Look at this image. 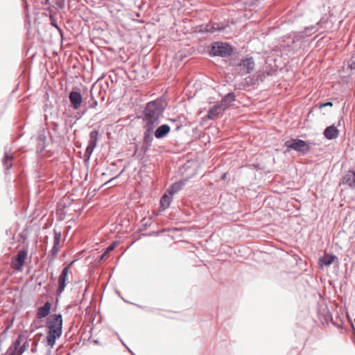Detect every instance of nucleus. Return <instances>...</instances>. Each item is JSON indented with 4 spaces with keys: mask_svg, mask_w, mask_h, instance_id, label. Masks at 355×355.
I'll return each mask as SVG.
<instances>
[{
    "mask_svg": "<svg viewBox=\"0 0 355 355\" xmlns=\"http://www.w3.org/2000/svg\"><path fill=\"white\" fill-rule=\"evenodd\" d=\"M186 183V180H181L177 182L173 183L169 189L167 190L170 196H173L180 190L182 189Z\"/></svg>",
    "mask_w": 355,
    "mask_h": 355,
    "instance_id": "obj_25",
    "label": "nucleus"
},
{
    "mask_svg": "<svg viewBox=\"0 0 355 355\" xmlns=\"http://www.w3.org/2000/svg\"><path fill=\"white\" fill-rule=\"evenodd\" d=\"M332 105H333V103L329 101V102H327V103H320L319 105V107L320 108H322V107H324L326 106H331V107Z\"/></svg>",
    "mask_w": 355,
    "mask_h": 355,
    "instance_id": "obj_40",
    "label": "nucleus"
},
{
    "mask_svg": "<svg viewBox=\"0 0 355 355\" xmlns=\"http://www.w3.org/2000/svg\"><path fill=\"white\" fill-rule=\"evenodd\" d=\"M152 224V218H144L141 220V228H140V231L146 230L148 227Z\"/></svg>",
    "mask_w": 355,
    "mask_h": 355,
    "instance_id": "obj_29",
    "label": "nucleus"
},
{
    "mask_svg": "<svg viewBox=\"0 0 355 355\" xmlns=\"http://www.w3.org/2000/svg\"><path fill=\"white\" fill-rule=\"evenodd\" d=\"M62 324L61 313L51 315L46 322V327L48 329L47 336L42 343L45 342L47 346L53 348L55 345L56 340L62 336Z\"/></svg>",
    "mask_w": 355,
    "mask_h": 355,
    "instance_id": "obj_1",
    "label": "nucleus"
},
{
    "mask_svg": "<svg viewBox=\"0 0 355 355\" xmlns=\"http://www.w3.org/2000/svg\"><path fill=\"white\" fill-rule=\"evenodd\" d=\"M21 336H19L13 343L14 347H15L14 349H15V350L19 349V348L21 345Z\"/></svg>",
    "mask_w": 355,
    "mask_h": 355,
    "instance_id": "obj_36",
    "label": "nucleus"
},
{
    "mask_svg": "<svg viewBox=\"0 0 355 355\" xmlns=\"http://www.w3.org/2000/svg\"><path fill=\"white\" fill-rule=\"evenodd\" d=\"M226 175H227V173H224L223 175H222V179L223 180H225V178H226Z\"/></svg>",
    "mask_w": 355,
    "mask_h": 355,
    "instance_id": "obj_47",
    "label": "nucleus"
},
{
    "mask_svg": "<svg viewBox=\"0 0 355 355\" xmlns=\"http://www.w3.org/2000/svg\"><path fill=\"white\" fill-rule=\"evenodd\" d=\"M141 119L143 125L155 126V100H152L146 104L141 114L137 116Z\"/></svg>",
    "mask_w": 355,
    "mask_h": 355,
    "instance_id": "obj_2",
    "label": "nucleus"
},
{
    "mask_svg": "<svg viewBox=\"0 0 355 355\" xmlns=\"http://www.w3.org/2000/svg\"><path fill=\"white\" fill-rule=\"evenodd\" d=\"M99 137V132L97 130H92L89 133V139L88 145L85 149L84 157L87 160H89L94 148L96 147L97 142Z\"/></svg>",
    "mask_w": 355,
    "mask_h": 355,
    "instance_id": "obj_7",
    "label": "nucleus"
},
{
    "mask_svg": "<svg viewBox=\"0 0 355 355\" xmlns=\"http://www.w3.org/2000/svg\"><path fill=\"white\" fill-rule=\"evenodd\" d=\"M46 137L44 134H40L37 137V144L36 146V151L41 153L46 146Z\"/></svg>",
    "mask_w": 355,
    "mask_h": 355,
    "instance_id": "obj_22",
    "label": "nucleus"
},
{
    "mask_svg": "<svg viewBox=\"0 0 355 355\" xmlns=\"http://www.w3.org/2000/svg\"><path fill=\"white\" fill-rule=\"evenodd\" d=\"M254 61L252 57H245L241 60L236 66V71L241 76H245L254 69Z\"/></svg>",
    "mask_w": 355,
    "mask_h": 355,
    "instance_id": "obj_4",
    "label": "nucleus"
},
{
    "mask_svg": "<svg viewBox=\"0 0 355 355\" xmlns=\"http://www.w3.org/2000/svg\"><path fill=\"white\" fill-rule=\"evenodd\" d=\"M225 110L218 104L216 103L209 109L207 112V117L209 119L213 120L223 116Z\"/></svg>",
    "mask_w": 355,
    "mask_h": 355,
    "instance_id": "obj_10",
    "label": "nucleus"
},
{
    "mask_svg": "<svg viewBox=\"0 0 355 355\" xmlns=\"http://www.w3.org/2000/svg\"><path fill=\"white\" fill-rule=\"evenodd\" d=\"M121 342L122 343V344L125 346V347L128 349V350L131 353V354H133L132 352L131 351V349H130L125 345V343L123 342L122 340H121Z\"/></svg>",
    "mask_w": 355,
    "mask_h": 355,
    "instance_id": "obj_46",
    "label": "nucleus"
},
{
    "mask_svg": "<svg viewBox=\"0 0 355 355\" xmlns=\"http://www.w3.org/2000/svg\"><path fill=\"white\" fill-rule=\"evenodd\" d=\"M155 234V231H152V232H150L149 233H142L141 235H140V239L141 237H144V236H153Z\"/></svg>",
    "mask_w": 355,
    "mask_h": 355,
    "instance_id": "obj_39",
    "label": "nucleus"
},
{
    "mask_svg": "<svg viewBox=\"0 0 355 355\" xmlns=\"http://www.w3.org/2000/svg\"><path fill=\"white\" fill-rule=\"evenodd\" d=\"M51 306L52 304L49 301L46 302L43 306H40L37 310V318L42 319L48 316L51 313Z\"/></svg>",
    "mask_w": 355,
    "mask_h": 355,
    "instance_id": "obj_11",
    "label": "nucleus"
},
{
    "mask_svg": "<svg viewBox=\"0 0 355 355\" xmlns=\"http://www.w3.org/2000/svg\"><path fill=\"white\" fill-rule=\"evenodd\" d=\"M308 37L304 34V31H300L294 33L293 42L295 43L297 42H305Z\"/></svg>",
    "mask_w": 355,
    "mask_h": 355,
    "instance_id": "obj_28",
    "label": "nucleus"
},
{
    "mask_svg": "<svg viewBox=\"0 0 355 355\" xmlns=\"http://www.w3.org/2000/svg\"><path fill=\"white\" fill-rule=\"evenodd\" d=\"M13 156L8 152L5 151L3 157L2 158V164L5 168L6 173L12 167Z\"/></svg>",
    "mask_w": 355,
    "mask_h": 355,
    "instance_id": "obj_19",
    "label": "nucleus"
},
{
    "mask_svg": "<svg viewBox=\"0 0 355 355\" xmlns=\"http://www.w3.org/2000/svg\"><path fill=\"white\" fill-rule=\"evenodd\" d=\"M11 325H8L1 333L2 335H6Z\"/></svg>",
    "mask_w": 355,
    "mask_h": 355,
    "instance_id": "obj_43",
    "label": "nucleus"
},
{
    "mask_svg": "<svg viewBox=\"0 0 355 355\" xmlns=\"http://www.w3.org/2000/svg\"><path fill=\"white\" fill-rule=\"evenodd\" d=\"M323 135L326 139L331 140L338 137L339 131L336 126L330 125L324 129Z\"/></svg>",
    "mask_w": 355,
    "mask_h": 355,
    "instance_id": "obj_15",
    "label": "nucleus"
},
{
    "mask_svg": "<svg viewBox=\"0 0 355 355\" xmlns=\"http://www.w3.org/2000/svg\"><path fill=\"white\" fill-rule=\"evenodd\" d=\"M343 183L347 184L351 189L355 190V172L349 171L343 177Z\"/></svg>",
    "mask_w": 355,
    "mask_h": 355,
    "instance_id": "obj_20",
    "label": "nucleus"
},
{
    "mask_svg": "<svg viewBox=\"0 0 355 355\" xmlns=\"http://www.w3.org/2000/svg\"><path fill=\"white\" fill-rule=\"evenodd\" d=\"M51 24L52 26H55V28H59L57 23L55 22V21L54 19L51 20Z\"/></svg>",
    "mask_w": 355,
    "mask_h": 355,
    "instance_id": "obj_44",
    "label": "nucleus"
},
{
    "mask_svg": "<svg viewBox=\"0 0 355 355\" xmlns=\"http://www.w3.org/2000/svg\"><path fill=\"white\" fill-rule=\"evenodd\" d=\"M171 130L168 124H163L157 128V139L163 138L166 136Z\"/></svg>",
    "mask_w": 355,
    "mask_h": 355,
    "instance_id": "obj_24",
    "label": "nucleus"
},
{
    "mask_svg": "<svg viewBox=\"0 0 355 355\" xmlns=\"http://www.w3.org/2000/svg\"><path fill=\"white\" fill-rule=\"evenodd\" d=\"M25 348L26 347L24 345L23 347H21L18 351L15 349H10L8 355H21L25 350Z\"/></svg>",
    "mask_w": 355,
    "mask_h": 355,
    "instance_id": "obj_32",
    "label": "nucleus"
},
{
    "mask_svg": "<svg viewBox=\"0 0 355 355\" xmlns=\"http://www.w3.org/2000/svg\"><path fill=\"white\" fill-rule=\"evenodd\" d=\"M69 100L71 103V107L74 110H78L83 103V97L80 92L72 90L69 94Z\"/></svg>",
    "mask_w": 355,
    "mask_h": 355,
    "instance_id": "obj_9",
    "label": "nucleus"
},
{
    "mask_svg": "<svg viewBox=\"0 0 355 355\" xmlns=\"http://www.w3.org/2000/svg\"><path fill=\"white\" fill-rule=\"evenodd\" d=\"M51 126H52V128H51L52 130L55 133L58 134L59 124L57 122H52Z\"/></svg>",
    "mask_w": 355,
    "mask_h": 355,
    "instance_id": "obj_38",
    "label": "nucleus"
},
{
    "mask_svg": "<svg viewBox=\"0 0 355 355\" xmlns=\"http://www.w3.org/2000/svg\"><path fill=\"white\" fill-rule=\"evenodd\" d=\"M336 258V256L333 254H325L319 259L318 263L322 266H329Z\"/></svg>",
    "mask_w": 355,
    "mask_h": 355,
    "instance_id": "obj_21",
    "label": "nucleus"
},
{
    "mask_svg": "<svg viewBox=\"0 0 355 355\" xmlns=\"http://www.w3.org/2000/svg\"><path fill=\"white\" fill-rule=\"evenodd\" d=\"M73 263V262H71L65 266L58 277V287L56 292L57 295H60L64 291L67 285L66 282L68 277L69 272Z\"/></svg>",
    "mask_w": 355,
    "mask_h": 355,
    "instance_id": "obj_8",
    "label": "nucleus"
},
{
    "mask_svg": "<svg viewBox=\"0 0 355 355\" xmlns=\"http://www.w3.org/2000/svg\"><path fill=\"white\" fill-rule=\"evenodd\" d=\"M171 196H170V194L168 195L167 193H165L161 198L160 201H159V205H160L159 209L162 211L165 210L166 208H168L169 207L170 203H171Z\"/></svg>",
    "mask_w": 355,
    "mask_h": 355,
    "instance_id": "obj_26",
    "label": "nucleus"
},
{
    "mask_svg": "<svg viewBox=\"0 0 355 355\" xmlns=\"http://www.w3.org/2000/svg\"><path fill=\"white\" fill-rule=\"evenodd\" d=\"M49 1V0H45V4H48Z\"/></svg>",
    "mask_w": 355,
    "mask_h": 355,
    "instance_id": "obj_48",
    "label": "nucleus"
},
{
    "mask_svg": "<svg viewBox=\"0 0 355 355\" xmlns=\"http://www.w3.org/2000/svg\"><path fill=\"white\" fill-rule=\"evenodd\" d=\"M75 123L76 121H73L72 119H67L64 122L66 131L68 132L69 129L72 128Z\"/></svg>",
    "mask_w": 355,
    "mask_h": 355,
    "instance_id": "obj_31",
    "label": "nucleus"
},
{
    "mask_svg": "<svg viewBox=\"0 0 355 355\" xmlns=\"http://www.w3.org/2000/svg\"><path fill=\"white\" fill-rule=\"evenodd\" d=\"M57 9H63L65 6V0H53Z\"/></svg>",
    "mask_w": 355,
    "mask_h": 355,
    "instance_id": "obj_33",
    "label": "nucleus"
},
{
    "mask_svg": "<svg viewBox=\"0 0 355 355\" xmlns=\"http://www.w3.org/2000/svg\"><path fill=\"white\" fill-rule=\"evenodd\" d=\"M348 67L350 69H355V55H354L348 62Z\"/></svg>",
    "mask_w": 355,
    "mask_h": 355,
    "instance_id": "obj_37",
    "label": "nucleus"
},
{
    "mask_svg": "<svg viewBox=\"0 0 355 355\" xmlns=\"http://www.w3.org/2000/svg\"><path fill=\"white\" fill-rule=\"evenodd\" d=\"M51 279H52V280H54V277H53V274H52V275H51Z\"/></svg>",
    "mask_w": 355,
    "mask_h": 355,
    "instance_id": "obj_50",
    "label": "nucleus"
},
{
    "mask_svg": "<svg viewBox=\"0 0 355 355\" xmlns=\"http://www.w3.org/2000/svg\"><path fill=\"white\" fill-rule=\"evenodd\" d=\"M167 105V99L165 95H162L159 98H157V120L159 116L164 112Z\"/></svg>",
    "mask_w": 355,
    "mask_h": 355,
    "instance_id": "obj_16",
    "label": "nucleus"
},
{
    "mask_svg": "<svg viewBox=\"0 0 355 355\" xmlns=\"http://www.w3.org/2000/svg\"><path fill=\"white\" fill-rule=\"evenodd\" d=\"M53 234H54L53 245L58 246L60 243V239H61V236H62L61 232H57L55 230H54Z\"/></svg>",
    "mask_w": 355,
    "mask_h": 355,
    "instance_id": "obj_30",
    "label": "nucleus"
},
{
    "mask_svg": "<svg viewBox=\"0 0 355 355\" xmlns=\"http://www.w3.org/2000/svg\"><path fill=\"white\" fill-rule=\"evenodd\" d=\"M224 28L218 23H211L209 24L202 25L199 29L200 32L214 33L216 31H221Z\"/></svg>",
    "mask_w": 355,
    "mask_h": 355,
    "instance_id": "obj_17",
    "label": "nucleus"
},
{
    "mask_svg": "<svg viewBox=\"0 0 355 355\" xmlns=\"http://www.w3.org/2000/svg\"><path fill=\"white\" fill-rule=\"evenodd\" d=\"M325 22L326 21H324L322 19H320L315 25L306 27L303 31L304 32V34H306V36L309 37L311 36L313 33L322 29L323 28V24H324Z\"/></svg>",
    "mask_w": 355,
    "mask_h": 355,
    "instance_id": "obj_13",
    "label": "nucleus"
},
{
    "mask_svg": "<svg viewBox=\"0 0 355 355\" xmlns=\"http://www.w3.org/2000/svg\"><path fill=\"white\" fill-rule=\"evenodd\" d=\"M123 170H122V171H121V173H120L118 175H116V177H114V178H113L110 179V180H108L107 182H105V184H110V183L113 180H114V179H115V178H116L117 177H119V175L123 173Z\"/></svg>",
    "mask_w": 355,
    "mask_h": 355,
    "instance_id": "obj_42",
    "label": "nucleus"
},
{
    "mask_svg": "<svg viewBox=\"0 0 355 355\" xmlns=\"http://www.w3.org/2000/svg\"><path fill=\"white\" fill-rule=\"evenodd\" d=\"M66 355H71V354H70V353H68V354H66Z\"/></svg>",
    "mask_w": 355,
    "mask_h": 355,
    "instance_id": "obj_51",
    "label": "nucleus"
},
{
    "mask_svg": "<svg viewBox=\"0 0 355 355\" xmlns=\"http://www.w3.org/2000/svg\"><path fill=\"white\" fill-rule=\"evenodd\" d=\"M80 114L78 112H77V114L76 115V117L77 118L78 116H79Z\"/></svg>",
    "mask_w": 355,
    "mask_h": 355,
    "instance_id": "obj_49",
    "label": "nucleus"
},
{
    "mask_svg": "<svg viewBox=\"0 0 355 355\" xmlns=\"http://www.w3.org/2000/svg\"><path fill=\"white\" fill-rule=\"evenodd\" d=\"M51 347H50V348L46 351L45 355H51Z\"/></svg>",
    "mask_w": 355,
    "mask_h": 355,
    "instance_id": "obj_45",
    "label": "nucleus"
},
{
    "mask_svg": "<svg viewBox=\"0 0 355 355\" xmlns=\"http://www.w3.org/2000/svg\"><path fill=\"white\" fill-rule=\"evenodd\" d=\"M235 101V94L232 92L225 95L220 103H218L225 110L230 107Z\"/></svg>",
    "mask_w": 355,
    "mask_h": 355,
    "instance_id": "obj_14",
    "label": "nucleus"
},
{
    "mask_svg": "<svg viewBox=\"0 0 355 355\" xmlns=\"http://www.w3.org/2000/svg\"><path fill=\"white\" fill-rule=\"evenodd\" d=\"M44 111L45 112L44 119L47 120L48 116L50 118H57L58 117V111L54 108L53 105L51 103H46L44 105Z\"/></svg>",
    "mask_w": 355,
    "mask_h": 355,
    "instance_id": "obj_18",
    "label": "nucleus"
},
{
    "mask_svg": "<svg viewBox=\"0 0 355 355\" xmlns=\"http://www.w3.org/2000/svg\"><path fill=\"white\" fill-rule=\"evenodd\" d=\"M27 255L28 252L26 250H21L18 252L16 257L15 258V268L17 270H20L21 268L24 266Z\"/></svg>",
    "mask_w": 355,
    "mask_h": 355,
    "instance_id": "obj_12",
    "label": "nucleus"
},
{
    "mask_svg": "<svg viewBox=\"0 0 355 355\" xmlns=\"http://www.w3.org/2000/svg\"><path fill=\"white\" fill-rule=\"evenodd\" d=\"M98 101L92 96L91 99L88 101V108H94L97 106Z\"/></svg>",
    "mask_w": 355,
    "mask_h": 355,
    "instance_id": "obj_35",
    "label": "nucleus"
},
{
    "mask_svg": "<svg viewBox=\"0 0 355 355\" xmlns=\"http://www.w3.org/2000/svg\"><path fill=\"white\" fill-rule=\"evenodd\" d=\"M233 52L232 47L227 43L214 42L211 44L209 54L211 56H220L226 58L230 56Z\"/></svg>",
    "mask_w": 355,
    "mask_h": 355,
    "instance_id": "obj_3",
    "label": "nucleus"
},
{
    "mask_svg": "<svg viewBox=\"0 0 355 355\" xmlns=\"http://www.w3.org/2000/svg\"><path fill=\"white\" fill-rule=\"evenodd\" d=\"M87 110L88 107L85 108L82 113L79 115V116L77 117V120L80 119L87 112Z\"/></svg>",
    "mask_w": 355,
    "mask_h": 355,
    "instance_id": "obj_41",
    "label": "nucleus"
},
{
    "mask_svg": "<svg viewBox=\"0 0 355 355\" xmlns=\"http://www.w3.org/2000/svg\"><path fill=\"white\" fill-rule=\"evenodd\" d=\"M121 298L125 302L127 303H130L135 306H137V308L143 310L144 312L146 313H153V311H154V308L153 306H150V305H142V304H136V303H133V302H130L129 301L123 299L122 297H121Z\"/></svg>",
    "mask_w": 355,
    "mask_h": 355,
    "instance_id": "obj_27",
    "label": "nucleus"
},
{
    "mask_svg": "<svg viewBox=\"0 0 355 355\" xmlns=\"http://www.w3.org/2000/svg\"><path fill=\"white\" fill-rule=\"evenodd\" d=\"M143 128L144 129V135L141 150L146 155L152 146V142L155 136V131H154L155 126L143 125Z\"/></svg>",
    "mask_w": 355,
    "mask_h": 355,
    "instance_id": "obj_5",
    "label": "nucleus"
},
{
    "mask_svg": "<svg viewBox=\"0 0 355 355\" xmlns=\"http://www.w3.org/2000/svg\"><path fill=\"white\" fill-rule=\"evenodd\" d=\"M58 251H59L58 246L53 245V247L50 251L51 256V260H53L56 257Z\"/></svg>",
    "mask_w": 355,
    "mask_h": 355,
    "instance_id": "obj_34",
    "label": "nucleus"
},
{
    "mask_svg": "<svg viewBox=\"0 0 355 355\" xmlns=\"http://www.w3.org/2000/svg\"><path fill=\"white\" fill-rule=\"evenodd\" d=\"M119 241H115L114 242H112L109 246H107L104 252H103V254H101L98 257V261H103L104 259H105L107 258V257L108 256V254L114 250V248L119 245Z\"/></svg>",
    "mask_w": 355,
    "mask_h": 355,
    "instance_id": "obj_23",
    "label": "nucleus"
},
{
    "mask_svg": "<svg viewBox=\"0 0 355 355\" xmlns=\"http://www.w3.org/2000/svg\"><path fill=\"white\" fill-rule=\"evenodd\" d=\"M284 145L288 149H292L302 153H307L310 150L309 145L305 141L299 139L286 141Z\"/></svg>",
    "mask_w": 355,
    "mask_h": 355,
    "instance_id": "obj_6",
    "label": "nucleus"
}]
</instances>
